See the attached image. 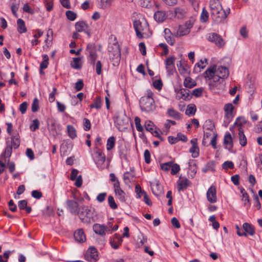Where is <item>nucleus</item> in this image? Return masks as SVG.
<instances>
[{
  "label": "nucleus",
  "instance_id": "f257e3e1",
  "mask_svg": "<svg viewBox=\"0 0 262 262\" xmlns=\"http://www.w3.org/2000/svg\"><path fill=\"white\" fill-rule=\"evenodd\" d=\"M20 137L18 133L12 135L10 138H7L6 141V147L4 152L1 155V158H3L5 162L11 156L12 147L17 149L20 145Z\"/></svg>",
  "mask_w": 262,
  "mask_h": 262
},
{
  "label": "nucleus",
  "instance_id": "f03ea898",
  "mask_svg": "<svg viewBox=\"0 0 262 262\" xmlns=\"http://www.w3.org/2000/svg\"><path fill=\"white\" fill-rule=\"evenodd\" d=\"M146 94V96L140 98V107L142 111L150 112L153 111L156 108L155 101L152 98L153 93L150 90H148Z\"/></svg>",
  "mask_w": 262,
  "mask_h": 262
},
{
  "label": "nucleus",
  "instance_id": "7ed1b4c3",
  "mask_svg": "<svg viewBox=\"0 0 262 262\" xmlns=\"http://www.w3.org/2000/svg\"><path fill=\"white\" fill-rule=\"evenodd\" d=\"M110 58L113 62L114 66L119 64L121 58V51L119 45L117 41L110 44L108 47Z\"/></svg>",
  "mask_w": 262,
  "mask_h": 262
},
{
  "label": "nucleus",
  "instance_id": "20e7f679",
  "mask_svg": "<svg viewBox=\"0 0 262 262\" xmlns=\"http://www.w3.org/2000/svg\"><path fill=\"white\" fill-rule=\"evenodd\" d=\"M203 74L204 78H208V79L211 80L209 83V85L210 86L213 88H218L219 85L222 83L224 81V79L220 78V77L217 76V75L213 72V67H210Z\"/></svg>",
  "mask_w": 262,
  "mask_h": 262
},
{
  "label": "nucleus",
  "instance_id": "39448f33",
  "mask_svg": "<svg viewBox=\"0 0 262 262\" xmlns=\"http://www.w3.org/2000/svg\"><path fill=\"white\" fill-rule=\"evenodd\" d=\"M94 209L88 206H83L80 208V210L77 214L82 223L89 224L91 223L92 221H94Z\"/></svg>",
  "mask_w": 262,
  "mask_h": 262
},
{
  "label": "nucleus",
  "instance_id": "423d86ee",
  "mask_svg": "<svg viewBox=\"0 0 262 262\" xmlns=\"http://www.w3.org/2000/svg\"><path fill=\"white\" fill-rule=\"evenodd\" d=\"M133 25L137 37L139 38H143V35L148 30L147 23L146 21L142 23L140 20H137L134 21Z\"/></svg>",
  "mask_w": 262,
  "mask_h": 262
},
{
  "label": "nucleus",
  "instance_id": "0eeeda50",
  "mask_svg": "<svg viewBox=\"0 0 262 262\" xmlns=\"http://www.w3.org/2000/svg\"><path fill=\"white\" fill-rule=\"evenodd\" d=\"M217 12L215 14H213V12L211 13V16L216 24L223 23L224 20L228 17V15L230 13V9L227 8L226 10H224L222 8L221 11L216 10Z\"/></svg>",
  "mask_w": 262,
  "mask_h": 262
},
{
  "label": "nucleus",
  "instance_id": "6e6552de",
  "mask_svg": "<svg viewBox=\"0 0 262 262\" xmlns=\"http://www.w3.org/2000/svg\"><path fill=\"white\" fill-rule=\"evenodd\" d=\"M111 228L112 226L111 224L104 225L99 224H95L93 226V229L94 232L101 236H104L107 232L111 231Z\"/></svg>",
  "mask_w": 262,
  "mask_h": 262
},
{
  "label": "nucleus",
  "instance_id": "1a4fd4ad",
  "mask_svg": "<svg viewBox=\"0 0 262 262\" xmlns=\"http://www.w3.org/2000/svg\"><path fill=\"white\" fill-rule=\"evenodd\" d=\"M213 72L217 75L221 79H227L229 75L228 69L225 66H219L216 68V65H213Z\"/></svg>",
  "mask_w": 262,
  "mask_h": 262
},
{
  "label": "nucleus",
  "instance_id": "9d476101",
  "mask_svg": "<svg viewBox=\"0 0 262 262\" xmlns=\"http://www.w3.org/2000/svg\"><path fill=\"white\" fill-rule=\"evenodd\" d=\"M85 259L90 262H96L98 259L97 249L94 247H90L85 254Z\"/></svg>",
  "mask_w": 262,
  "mask_h": 262
},
{
  "label": "nucleus",
  "instance_id": "9b49d317",
  "mask_svg": "<svg viewBox=\"0 0 262 262\" xmlns=\"http://www.w3.org/2000/svg\"><path fill=\"white\" fill-rule=\"evenodd\" d=\"M207 39L209 41L215 43L219 48L223 47L225 45V42L222 37L215 33L209 34Z\"/></svg>",
  "mask_w": 262,
  "mask_h": 262
},
{
  "label": "nucleus",
  "instance_id": "f8f14e48",
  "mask_svg": "<svg viewBox=\"0 0 262 262\" xmlns=\"http://www.w3.org/2000/svg\"><path fill=\"white\" fill-rule=\"evenodd\" d=\"M233 109L234 107L231 103H227L224 106V110L225 112V118L226 119L225 122L227 123L226 126L229 123L234 116L233 114Z\"/></svg>",
  "mask_w": 262,
  "mask_h": 262
},
{
  "label": "nucleus",
  "instance_id": "ddd939ff",
  "mask_svg": "<svg viewBox=\"0 0 262 262\" xmlns=\"http://www.w3.org/2000/svg\"><path fill=\"white\" fill-rule=\"evenodd\" d=\"M67 208L72 213L74 214H78L80 210L78 202L72 200H68L66 202Z\"/></svg>",
  "mask_w": 262,
  "mask_h": 262
},
{
  "label": "nucleus",
  "instance_id": "4468645a",
  "mask_svg": "<svg viewBox=\"0 0 262 262\" xmlns=\"http://www.w3.org/2000/svg\"><path fill=\"white\" fill-rule=\"evenodd\" d=\"M105 161V156L100 150L98 149L96 151V157L95 158V162L97 167L102 168V166Z\"/></svg>",
  "mask_w": 262,
  "mask_h": 262
},
{
  "label": "nucleus",
  "instance_id": "2eb2a0df",
  "mask_svg": "<svg viewBox=\"0 0 262 262\" xmlns=\"http://www.w3.org/2000/svg\"><path fill=\"white\" fill-rule=\"evenodd\" d=\"M193 26L190 21H187L185 26H180L177 31V34L179 36H183L189 33V29Z\"/></svg>",
  "mask_w": 262,
  "mask_h": 262
},
{
  "label": "nucleus",
  "instance_id": "dca6fc26",
  "mask_svg": "<svg viewBox=\"0 0 262 262\" xmlns=\"http://www.w3.org/2000/svg\"><path fill=\"white\" fill-rule=\"evenodd\" d=\"M207 198L208 202L211 203H214L217 201L216 188L214 186H211L208 189L207 192Z\"/></svg>",
  "mask_w": 262,
  "mask_h": 262
},
{
  "label": "nucleus",
  "instance_id": "f3484780",
  "mask_svg": "<svg viewBox=\"0 0 262 262\" xmlns=\"http://www.w3.org/2000/svg\"><path fill=\"white\" fill-rule=\"evenodd\" d=\"M110 243L113 248L117 249L122 243V237H120L118 234L116 233L113 237L110 239Z\"/></svg>",
  "mask_w": 262,
  "mask_h": 262
},
{
  "label": "nucleus",
  "instance_id": "a211bd4d",
  "mask_svg": "<svg viewBox=\"0 0 262 262\" xmlns=\"http://www.w3.org/2000/svg\"><path fill=\"white\" fill-rule=\"evenodd\" d=\"M209 7L210 9V13L213 12L214 14L216 13V10H217V11H221L223 8L219 0H210Z\"/></svg>",
  "mask_w": 262,
  "mask_h": 262
},
{
  "label": "nucleus",
  "instance_id": "6ab92c4d",
  "mask_svg": "<svg viewBox=\"0 0 262 262\" xmlns=\"http://www.w3.org/2000/svg\"><path fill=\"white\" fill-rule=\"evenodd\" d=\"M190 182L187 178H183L180 177L179 180L178 181V190L179 191L183 190L186 189L189 185Z\"/></svg>",
  "mask_w": 262,
  "mask_h": 262
},
{
  "label": "nucleus",
  "instance_id": "aec40b11",
  "mask_svg": "<svg viewBox=\"0 0 262 262\" xmlns=\"http://www.w3.org/2000/svg\"><path fill=\"white\" fill-rule=\"evenodd\" d=\"M74 236L76 241L79 243H83L86 240L85 235L82 229L77 230L75 232Z\"/></svg>",
  "mask_w": 262,
  "mask_h": 262
},
{
  "label": "nucleus",
  "instance_id": "412c9836",
  "mask_svg": "<svg viewBox=\"0 0 262 262\" xmlns=\"http://www.w3.org/2000/svg\"><path fill=\"white\" fill-rule=\"evenodd\" d=\"M88 28V25L84 21H79L75 24V29L78 32H83Z\"/></svg>",
  "mask_w": 262,
  "mask_h": 262
},
{
  "label": "nucleus",
  "instance_id": "4be33fe9",
  "mask_svg": "<svg viewBox=\"0 0 262 262\" xmlns=\"http://www.w3.org/2000/svg\"><path fill=\"white\" fill-rule=\"evenodd\" d=\"M154 18L156 21L162 23L166 19V15L164 11H157L155 13Z\"/></svg>",
  "mask_w": 262,
  "mask_h": 262
},
{
  "label": "nucleus",
  "instance_id": "5701e85b",
  "mask_svg": "<svg viewBox=\"0 0 262 262\" xmlns=\"http://www.w3.org/2000/svg\"><path fill=\"white\" fill-rule=\"evenodd\" d=\"M165 38L170 45H173L175 42L174 38L171 36V31L169 29H164Z\"/></svg>",
  "mask_w": 262,
  "mask_h": 262
},
{
  "label": "nucleus",
  "instance_id": "b1692460",
  "mask_svg": "<svg viewBox=\"0 0 262 262\" xmlns=\"http://www.w3.org/2000/svg\"><path fill=\"white\" fill-rule=\"evenodd\" d=\"M244 232L250 235H253L255 234V230L253 227L248 223H244L243 225Z\"/></svg>",
  "mask_w": 262,
  "mask_h": 262
},
{
  "label": "nucleus",
  "instance_id": "393cba45",
  "mask_svg": "<svg viewBox=\"0 0 262 262\" xmlns=\"http://www.w3.org/2000/svg\"><path fill=\"white\" fill-rule=\"evenodd\" d=\"M238 135L239 144L242 146H245L247 144V138L244 134V130L242 127L238 128Z\"/></svg>",
  "mask_w": 262,
  "mask_h": 262
},
{
  "label": "nucleus",
  "instance_id": "a878e982",
  "mask_svg": "<svg viewBox=\"0 0 262 262\" xmlns=\"http://www.w3.org/2000/svg\"><path fill=\"white\" fill-rule=\"evenodd\" d=\"M152 191L156 196H160L163 193V188L159 184L157 183L152 186Z\"/></svg>",
  "mask_w": 262,
  "mask_h": 262
},
{
  "label": "nucleus",
  "instance_id": "bb28decb",
  "mask_svg": "<svg viewBox=\"0 0 262 262\" xmlns=\"http://www.w3.org/2000/svg\"><path fill=\"white\" fill-rule=\"evenodd\" d=\"M168 116L174 119L180 120L181 119V114L178 111L172 108H170L167 110Z\"/></svg>",
  "mask_w": 262,
  "mask_h": 262
},
{
  "label": "nucleus",
  "instance_id": "cd10ccee",
  "mask_svg": "<svg viewBox=\"0 0 262 262\" xmlns=\"http://www.w3.org/2000/svg\"><path fill=\"white\" fill-rule=\"evenodd\" d=\"M102 106V100L99 96L96 97L94 99V102L93 103L91 104L90 105L91 108H96L97 110H99L101 108Z\"/></svg>",
  "mask_w": 262,
  "mask_h": 262
},
{
  "label": "nucleus",
  "instance_id": "c85d7f7f",
  "mask_svg": "<svg viewBox=\"0 0 262 262\" xmlns=\"http://www.w3.org/2000/svg\"><path fill=\"white\" fill-rule=\"evenodd\" d=\"M177 66L181 74L184 75L188 72V66L186 64L183 63L182 61H179Z\"/></svg>",
  "mask_w": 262,
  "mask_h": 262
},
{
  "label": "nucleus",
  "instance_id": "c756f323",
  "mask_svg": "<svg viewBox=\"0 0 262 262\" xmlns=\"http://www.w3.org/2000/svg\"><path fill=\"white\" fill-rule=\"evenodd\" d=\"M116 195L117 198L119 200V201L121 202H125L126 201V194L121 189H117V190L115 191Z\"/></svg>",
  "mask_w": 262,
  "mask_h": 262
},
{
  "label": "nucleus",
  "instance_id": "7c9ffc66",
  "mask_svg": "<svg viewBox=\"0 0 262 262\" xmlns=\"http://www.w3.org/2000/svg\"><path fill=\"white\" fill-rule=\"evenodd\" d=\"M17 30L20 33H25L27 31V28L25 25L24 21L19 18L17 20Z\"/></svg>",
  "mask_w": 262,
  "mask_h": 262
},
{
  "label": "nucleus",
  "instance_id": "2f4dec72",
  "mask_svg": "<svg viewBox=\"0 0 262 262\" xmlns=\"http://www.w3.org/2000/svg\"><path fill=\"white\" fill-rule=\"evenodd\" d=\"M224 143L226 145H230L232 148L233 146V139L230 133H226L224 136Z\"/></svg>",
  "mask_w": 262,
  "mask_h": 262
},
{
  "label": "nucleus",
  "instance_id": "473e14b6",
  "mask_svg": "<svg viewBox=\"0 0 262 262\" xmlns=\"http://www.w3.org/2000/svg\"><path fill=\"white\" fill-rule=\"evenodd\" d=\"M175 15L178 19H183L185 16L186 12L184 9L179 7L176 8Z\"/></svg>",
  "mask_w": 262,
  "mask_h": 262
},
{
  "label": "nucleus",
  "instance_id": "72a5a7b5",
  "mask_svg": "<svg viewBox=\"0 0 262 262\" xmlns=\"http://www.w3.org/2000/svg\"><path fill=\"white\" fill-rule=\"evenodd\" d=\"M80 60V57L74 58L73 62L71 63V67L75 69H80L81 68Z\"/></svg>",
  "mask_w": 262,
  "mask_h": 262
},
{
  "label": "nucleus",
  "instance_id": "f704fd0d",
  "mask_svg": "<svg viewBox=\"0 0 262 262\" xmlns=\"http://www.w3.org/2000/svg\"><path fill=\"white\" fill-rule=\"evenodd\" d=\"M67 130L69 136L72 138L74 139L77 136L76 130V129L71 125H68L67 126Z\"/></svg>",
  "mask_w": 262,
  "mask_h": 262
},
{
  "label": "nucleus",
  "instance_id": "c9c22d12",
  "mask_svg": "<svg viewBox=\"0 0 262 262\" xmlns=\"http://www.w3.org/2000/svg\"><path fill=\"white\" fill-rule=\"evenodd\" d=\"M196 108L194 104H190L187 106L185 114L188 116L194 115L196 112Z\"/></svg>",
  "mask_w": 262,
  "mask_h": 262
},
{
  "label": "nucleus",
  "instance_id": "e433bc0d",
  "mask_svg": "<svg viewBox=\"0 0 262 262\" xmlns=\"http://www.w3.org/2000/svg\"><path fill=\"white\" fill-rule=\"evenodd\" d=\"M184 85L186 88H191L196 85V83L190 77H187L184 80Z\"/></svg>",
  "mask_w": 262,
  "mask_h": 262
},
{
  "label": "nucleus",
  "instance_id": "4c0bfd02",
  "mask_svg": "<svg viewBox=\"0 0 262 262\" xmlns=\"http://www.w3.org/2000/svg\"><path fill=\"white\" fill-rule=\"evenodd\" d=\"M209 13L205 8H203L200 16V20L202 23H206L208 21Z\"/></svg>",
  "mask_w": 262,
  "mask_h": 262
},
{
  "label": "nucleus",
  "instance_id": "58836bf2",
  "mask_svg": "<svg viewBox=\"0 0 262 262\" xmlns=\"http://www.w3.org/2000/svg\"><path fill=\"white\" fill-rule=\"evenodd\" d=\"M115 138L114 136L110 137L107 141L106 148L107 150H110L115 146Z\"/></svg>",
  "mask_w": 262,
  "mask_h": 262
},
{
  "label": "nucleus",
  "instance_id": "ea45409f",
  "mask_svg": "<svg viewBox=\"0 0 262 262\" xmlns=\"http://www.w3.org/2000/svg\"><path fill=\"white\" fill-rule=\"evenodd\" d=\"M42 58H43V61L40 63V69L41 70H43V69H46L48 67V66L49 64V62H48L49 57H48V55H47V54L43 55Z\"/></svg>",
  "mask_w": 262,
  "mask_h": 262
},
{
  "label": "nucleus",
  "instance_id": "a19ab883",
  "mask_svg": "<svg viewBox=\"0 0 262 262\" xmlns=\"http://www.w3.org/2000/svg\"><path fill=\"white\" fill-rule=\"evenodd\" d=\"M204 127L206 130L212 131L214 130L215 126L212 120H208L205 121Z\"/></svg>",
  "mask_w": 262,
  "mask_h": 262
},
{
  "label": "nucleus",
  "instance_id": "79ce46f5",
  "mask_svg": "<svg viewBox=\"0 0 262 262\" xmlns=\"http://www.w3.org/2000/svg\"><path fill=\"white\" fill-rule=\"evenodd\" d=\"M189 92L190 91L188 89H181L180 93L182 94V98L185 100H190L191 97Z\"/></svg>",
  "mask_w": 262,
  "mask_h": 262
},
{
  "label": "nucleus",
  "instance_id": "37998d69",
  "mask_svg": "<svg viewBox=\"0 0 262 262\" xmlns=\"http://www.w3.org/2000/svg\"><path fill=\"white\" fill-rule=\"evenodd\" d=\"M108 203L110 208L112 209H116L118 208V206L116 203L114 197L110 195L108 197Z\"/></svg>",
  "mask_w": 262,
  "mask_h": 262
},
{
  "label": "nucleus",
  "instance_id": "c03bdc74",
  "mask_svg": "<svg viewBox=\"0 0 262 262\" xmlns=\"http://www.w3.org/2000/svg\"><path fill=\"white\" fill-rule=\"evenodd\" d=\"M193 158H197L199 156V148L198 146L191 147L189 149Z\"/></svg>",
  "mask_w": 262,
  "mask_h": 262
},
{
  "label": "nucleus",
  "instance_id": "a18cd8bd",
  "mask_svg": "<svg viewBox=\"0 0 262 262\" xmlns=\"http://www.w3.org/2000/svg\"><path fill=\"white\" fill-rule=\"evenodd\" d=\"M39 110V101L37 98H35L33 99L32 106L31 110L33 112H36Z\"/></svg>",
  "mask_w": 262,
  "mask_h": 262
},
{
  "label": "nucleus",
  "instance_id": "49530a36",
  "mask_svg": "<svg viewBox=\"0 0 262 262\" xmlns=\"http://www.w3.org/2000/svg\"><path fill=\"white\" fill-rule=\"evenodd\" d=\"M144 126L146 130L150 132V133L154 130L155 125L150 121L147 120L145 121Z\"/></svg>",
  "mask_w": 262,
  "mask_h": 262
},
{
  "label": "nucleus",
  "instance_id": "de8ad7c7",
  "mask_svg": "<svg viewBox=\"0 0 262 262\" xmlns=\"http://www.w3.org/2000/svg\"><path fill=\"white\" fill-rule=\"evenodd\" d=\"M39 127V121L37 119H34L32 123L30 126V129L34 132Z\"/></svg>",
  "mask_w": 262,
  "mask_h": 262
},
{
  "label": "nucleus",
  "instance_id": "09e8293b",
  "mask_svg": "<svg viewBox=\"0 0 262 262\" xmlns=\"http://www.w3.org/2000/svg\"><path fill=\"white\" fill-rule=\"evenodd\" d=\"M247 121L244 117H239L236 119V121L235 122L234 125L238 126L239 127H241V126L244 124L247 123Z\"/></svg>",
  "mask_w": 262,
  "mask_h": 262
},
{
  "label": "nucleus",
  "instance_id": "8fccbe9b",
  "mask_svg": "<svg viewBox=\"0 0 262 262\" xmlns=\"http://www.w3.org/2000/svg\"><path fill=\"white\" fill-rule=\"evenodd\" d=\"M180 170V166L178 164L176 163H173L172 162L171 167V174L172 175H174L177 174Z\"/></svg>",
  "mask_w": 262,
  "mask_h": 262
},
{
  "label": "nucleus",
  "instance_id": "3c124183",
  "mask_svg": "<svg viewBox=\"0 0 262 262\" xmlns=\"http://www.w3.org/2000/svg\"><path fill=\"white\" fill-rule=\"evenodd\" d=\"M176 57L174 56H169L165 61V66H174V61Z\"/></svg>",
  "mask_w": 262,
  "mask_h": 262
},
{
  "label": "nucleus",
  "instance_id": "603ef678",
  "mask_svg": "<svg viewBox=\"0 0 262 262\" xmlns=\"http://www.w3.org/2000/svg\"><path fill=\"white\" fill-rule=\"evenodd\" d=\"M101 7L103 9H105L110 6L114 0H100Z\"/></svg>",
  "mask_w": 262,
  "mask_h": 262
},
{
  "label": "nucleus",
  "instance_id": "864d4df0",
  "mask_svg": "<svg viewBox=\"0 0 262 262\" xmlns=\"http://www.w3.org/2000/svg\"><path fill=\"white\" fill-rule=\"evenodd\" d=\"M135 123L136 125V127L137 130L140 132H142L143 130V128L140 124V119L139 117H136L135 118Z\"/></svg>",
  "mask_w": 262,
  "mask_h": 262
},
{
  "label": "nucleus",
  "instance_id": "5fc2aeb1",
  "mask_svg": "<svg viewBox=\"0 0 262 262\" xmlns=\"http://www.w3.org/2000/svg\"><path fill=\"white\" fill-rule=\"evenodd\" d=\"M66 15L68 19L73 21L76 18V14L72 11H67L66 12Z\"/></svg>",
  "mask_w": 262,
  "mask_h": 262
},
{
  "label": "nucleus",
  "instance_id": "6e6d98bb",
  "mask_svg": "<svg viewBox=\"0 0 262 262\" xmlns=\"http://www.w3.org/2000/svg\"><path fill=\"white\" fill-rule=\"evenodd\" d=\"M222 168L224 169H233L234 168V164L232 161H227L225 162L222 165Z\"/></svg>",
  "mask_w": 262,
  "mask_h": 262
},
{
  "label": "nucleus",
  "instance_id": "4d7b16f0",
  "mask_svg": "<svg viewBox=\"0 0 262 262\" xmlns=\"http://www.w3.org/2000/svg\"><path fill=\"white\" fill-rule=\"evenodd\" d=\"M172 162H168L161 164V168L164 171H168L171 167Z\"/></svg>",
  "mask_w": 262,
  "mask_h": 262
},
{
  "label": "nucleus",
  "instance_id": "13d9d810",
  "mask_svg": "<svg viewBox=\"0 0 262 262\" xmlns=\"http://www.w3.org/2000/svg\"><path fill=\"white\" fill-rule=\"evenodd\" d=\"M83 123L84 129L85 131H88L91 129V124L90 121L88 119L84 118Z\"/></svg>",
  "mask_w": 262,
  "mask_h": 262
},
{
  "label": "nucleus",
  "instance_id": "bf43d9fd",
  "mask_svg": "<svg viewBox=\"0 0 262 262\" xmlns=\"http://www.w3.org/2000/svg\"><path fill=\"white\" fill-rule=\"evenodd\" d=\"M203 88H197L192 91L191 94L196 97H200L202 95Z\"/></svg>",
  "mask_w": 262,
  "mask_h": 262
},
{
  "label": "nucleus",
  "instance_id": "052dcab7",
  "mask_svg": "<svg viewBox=\"0 0 262 262\" xmlns=\"http://www.w3.org/2000/svg\"><path fill=\"white\" fill-rule=\"evenodd\" d=\"M47 10L50 11L53 8V0H44Z\"/></svg>",
  "mask_w": 262,
  "mask_h": 262
},
{
  "label": "nucleus",
  "instance_id": "680f3d73",
  "mask_svg": "<svg viewBox=\"0 0 262 262\" xmlns=\"http://www.w3.org/2000/svg\"><path fill=\"white\" fill-rule=\"evenodd\" d=\"M83 82L82 80L79 79L75 83V89L77 91H79L83 88Z\"/></svg>",
  "mask_w": 262,
  "mask_h": 262
},
{
  "label": "nucleus",
  "instance_id": "e2e57ef3",
  "mask_svg": "<svg viewBox=\"0 0 262 262\" xmlns=\"http://www.w3.org/2000/svg\"><path fill=\"white\" fill-rule=\"evenodd\" d=\"M135 191L138 195V197L140 198L142 195L144 194V193H145L144 191H143L141 189V187L139 185H137L135 187Z\"/></svg>",
  "mask_w": 262,
  "mask_h": 262
},
{
  "label": "nucleus",
  "instance_id": "0e129e2a",
  "mask_svg": "<svg viewBox=\"0 0 262 262\" xmlns=\"http://www.w3.org/2000/svg\"><path fill=\"white\" fill-rule=\"evenodd\" d=\"M57 93V89L55 88L53 89L52 92L49 94V101L50 102H53L55 101V95Z\"/></svg>",
  "mask_w": 262,
  "mask_h": 262
},
{
  "label": "nucleus",
  "instance_id": "69168bd1",
  "mask_svg": "<svg viewBox=\"0 0 262 262\" xmlns=\"http://www.w3.org/2000/svg\"><path fill=\"white\" fill-rule=\"evenodd\" d=\"M162 82L161 80H156L153 82V85L155 89L160 90L162 87Z\"/></svg>",
  "mask_w": 262,
  "mask_h": 262
},
{
  "label": "nucleus",
  "instance_id": "338daca9",
  "mask_svg": "<svg viewBox=\"0 0 262 262\" xmlns=\"http://www.w3.org/2000/svg\"><path fill=\"white\" fill-rule=\"evenodd\" d=\"M86 52L88 53H91V52H95L96 51V46L94 43H89L87 45Z\"/></svg>",
  "mask_w": 262,
  "mask_h": 262
},
{
  "label": "nucleus",
  "instance_id": "774afa93",
  "mask_svg": "<svg viewBox=\"0 0 262 262\" xmlns=\"http://www.w3.org/2000/svg\"><path fill=\"white\" fill-rule=\"evenodd\" d=\"M89 56V59L91 61V63L94 64L95 60L97 58V54L95 52H91V53H88Z\"/></svg>",
  "mask_w": 262,
  "mask_h": 262
}]
</instances>
